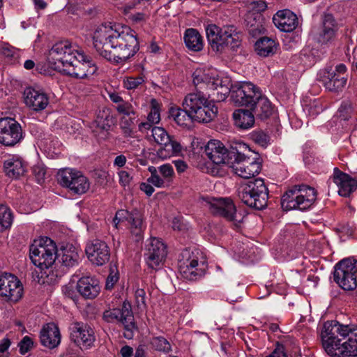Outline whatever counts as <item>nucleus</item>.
<instances>
[{"label": "nucleus", "mask_w": 357, "mask_h": 357, "mask_svg": "<svg viewBox=\"0 0 357 357\" xmlns=\"http://www.w3.org/2000/svg\"><path fill=\"white\" fill-rule=\"evenodd\" d=\"M93 42L98 54L115 64L126 62L139 49L132 30L111 22L103 23L96 29Z\"/></svg>", "instance_id": "1"}, {"label": "nucleus", "mask_w": 357, "mask_h": 357, "mask_svg": "<svg viewBox=\"0 0 357 357\" xmlns=\"http://www.w3.org/2000/svg\"><path fill=\"white\" fill-rule=\"evenodd\" d=\"M47 59L51 67L56 70L76 79L86 78V74H82L76 50L72 48L68 41L56 43L50 50Z\"/></svg>", "instance_id": "2"}, {"label": "nucleus", "mask_w": 357, "mask_h": 357, "mask_svg": "<svg viewBox=\"0 0 357 357\" xmlns=\"http://www.w3.org/2000/svg\"><path fill=\"white\" fill-rule=\"evenodd\" d=\"M354 325L343 324L336 320L324 323L321 332L322 345L328 354L337 357L339 347L347 345L348 338L354 329Z\"/></svg>", "instance_id": "3"}, {"label": "nucleus", "mask_w": 357, "mask_h": 357, "mask_svg": "<svg viewBox=\"0 0 357 357\" xmlns=\"http://www.w3.org/2000/svg\"><path fill=\"white\" fill-rule=\"evenodd\" d=\"M206 33L211 50L216 53H222L226 47L237 51L241 45L240 33L234 25L220 28L210 24L206 27Z\"/></svg>", "instance_id": "4"}, {"label": "nucleus", "mask_w": 357, "mask_h": 357, "mask_svg": "<svg viewBox=\"0 0 357 357\" xmlns=\"http://www.w3.org/2000/svg\"><path fill=\"white\" fill-rule=\"evenodd\" d=\"M237 195L243 204L252 208L262 210L267 206L268 190L261 178H254L241 184Z\"/></svg>", "instance_id": "5"}, {"label": "nucleus", "mask_w": 357, "mask_h": 357, "mask_svg": "<svg viewBox=\"0 0 357 357\" xmlns=\"http://www.w3.org/2000/svg\"><path fill=\"white\" fill-rule=\"evenodd\" d=\"M234 150L231 155L233 156L231 163L229 165L238 176L244 178H250L258 174L261 170L259 162L250 159L249 154L251 153L250 149L243 142H237L235 144Z\"/></svg>", "instance_id": "6"}, {"label": "nucleus", "mask_w": 357, "mask_h": 357, "mask_svg": "<svg viewBox=\"0 0 357 357\" xmlns=\"http://www.w3.org/2000/svg\"><path fill=\"white\" fill-rule=\"evenodd\" d=\"M317 199V192L314 188L302 185H295L287 191L281 198V206L284 210L308 209Z\"/></svg>", "instance_id": "7"}, {"label": "nucleus", "mask_w": 357, "mask_h": 357, "mask_svg": "<svg viewBox=\"0 0 357 357\" xmlns=\"http://www.w3.org/2000/svg\"><path fill=\"white\" fill-rule=\"evenodd\" d=\"M57 249L50 238L34 241L30 246L29 257L32 263L40 269L48 268L55 261Z\"/></svg>", "instance_id": "8"}, {"label": "nucleus", "mask_w": 357, "mask_h": 357, "mask_svg": "<svg viewBox=\"0 0 357 357\" xmlns=\"http://www.w3.org/2000/svg\"><path fill=\"white\" fill-rule=\"evenodd\" d=\"M102 319L108 323H121L124 327L123 336L128 340L132 339L134 331L137 329L131 305L128 303L123 302L121 308L105 310Z\"/></svg>", "instance_id": "9"}, {"label": "nucleus", "mask_w": 357, "mask_h": 357, "mask_svg": "<svg viewBox=\"0 0 357 357\" xmlns=\"http://www.w3.org/2000/svg\"><path fill=\"white\" fill-rule=\"evenodd\" d=\"M356 273L357 260L354 258L344 259L335 265L334 281L344 290H353L357 287Z\"/></svg>", "instance_id": "10"}, {"label": "nucleus", "mask_w": 357, "mask_h": 357, "mask_svg": "<svg viewBox=\"0 0 357 357\" xmlns=\"http://www.w3.org/2000/svg\"><path fill=\"white\" fill-rule=\"evenodd\" d=\"M56 178L62 187L68 188L76 195H83L90 188V183L87 177L81 172L74 169H60L57 173Z\"/></svg>", "instance_id": "11"}, {"label": "nucleus", "mask_w": 357, "mask_h": 357, "mask_svg": "<svg viewBox=\"0 0 357 357\" xmlns=\"http://www.w3.org/2000/svg\"><path fill=\"white\" fill-rule=\"evenodd\" d=\"M24 131L20 123L10 117L0 118V144L13 147L24 138Z\"/></svg>", "instance_id": "12"}, {"label": "nucleus", "mask_w": 357, "mask_h": 357, "mask_svg": "<svg viewBox=\"0 0 357 357\" xmlns=\"http://www.w3.org/2000/svg\"><path fill=\"white\" fill-rule=\"evenodd\" d=\"M70 339L81 349L93 346L96 341L93 328L86 323L73 321L69 326Z\"/></svg>", "instance_id": "13"}, {"label": "nucleus", "mask_w": 357, "mask_h": 357, "mask_svg": "<svg viewBox=\"0 0 357 357\" xmlns=\"http://www.w3.org/2000/svg\"><path fill=\"white\" fill-rule=\"evenodd\" d=\"M261 95L259 89L253 84L243 82L233 87L231 96L236 104L250 109Z\"/></svg>", "instance_id": "14"}, {"label": "nucleus", "mask_w": 357, "mask_h": 357, "mask_svg": "<svg viewBox=\"0 0 357 357\" xmlns=\"http://www.w3.org/2000/svg\"><path fill=\"white\" fill-rule=\"evenodd\" d=\"M210 210L213 215L233 222L236 227L239 226L244 218L241 214L236 213V206L229 198L213 199L210 202Z\"/></svg>", "instance_id": "15"}, {"label": "nucleus", "mask_w": 357, "mask_h": 357, "mask_svg": "<svg viewBox=\"0 0 357 357\" xmlns=\"http://www.w3.org/2000/svg\"><path fill=\"white\" fill-rule=\"evenodd\" d=\"M23 287L18 278L5 273L0 275V296L10 302H17L22 296Z\"/></svg>", "instance_id": "16"}, {"label": "nucleus", "mask_w": 357, "mask_h": 357, "mask_svg": "<svg viewBox=\"0 0 357 357\" xmlns=\"http://www.w3.org/2000/svg\"><path fill=\"white\" fill-rule=\"evenodd\" d=\"M346 71L347 68L344 64H338L335 70L331 68L324 72L321 77V82L327 90L335 93L340 92L345 87L347 82Z\"/></svg>", "instance_id": "17"}, {"label": "nucleus", "mask_w": 357, "mask_h": 357, "mask_svg": "<svg viewBox=\"0 0 357 357\" xmlns=\"http://www.w3.org/2000/svg\"><path fill=\"white\" fill-rule=\"evenodd\" d=\"M85 252L91 264L97 266L106 264L110 259V248L106 242L100 239L89 241Z\"/></svg>", "instance_id": "18"}, {"label": "nucleus", "mask_w": 357, "mask_h": 357, "mask_svg": "<svg viewBox=\"0 0 357 357\" xmlns=\"http://www.w3.org/2000/svg\"><path fill=\"white\" fill-rule=\"evenodd\" d=\"M235 144L236 142H233L230 149L227 150L220 141L211 139L205 147V153L213 163L216 165L225 164L229 166L233 159L231 153L233 151L236 152L234 150Z\"/></svg>", "instance_id": "19"}, {"label": "nucleus", "mask_w": 357, "mask_h": 357, "mask_svg": "<svg viewBox=\"0 0 357 357\" xmlns=\"http://www.w3.org/2000/svg\"><path fill=\"white\" fill-rule=\"evenodd\" d=\"M167 255L166 245L157 238H151L145 247L144 257L149 267L156 269Z\"/></svg>", "instance_id": "20"}, {"label": "nucleus", "mask_w": 357, "mask_h": 357, "mask_svg": "<svg viewBox=\"0 0 357 357\" xmlns=\"http://www.w3.org/2000/svg\"><path fill=\"white\" fill-rule=\"evenodd\" d=\"M127 221L130 225L131 233L136 236H141L144 226L142 213L137 209L129 212L126 210H119L116 213L113 220L115 227H118V225Z\"/></svg>", "instance_id": "21"}, {"label": "nucleus", "mask_w": 357, "mask_h": 357, "mask_svg": "<svg viewBox=\"0 0 357 357\" xmlns=\"http://www.w3.org/2000/svg\"><path fill=\"white\" fill-rule=\"evenodd\" d=\"M332 180L338 187V194L342 197L349 196L357 188V181L335 167L333 176L329 181Z\"/></svg>", "instance_id": "22"}, {"label": "nucleus", "mask_w": 357, "mask_h": 357, "mask_svg": "<svg viewBox=\"0 0 357 357\" xmlns=\"http://www.w3.org/2000/svg\"><path fill=\"white\" fill-rule=\"evenodd\" d=\"M24 99L25 105L36 112L45 109L49 104V98L47 93L32 87H27L24 89Z\"/></svg>", "instance_id": "23"}, {"label": "nucleus", "mask_w": 357, "mask_h": 357, "mask_svg": "<svg viewBox=\"0 0 357 357\" xmlns=\"http://www.w3.org/2000/svg\"><path fill=\"white\" fill-rule=\"evenodd\" d=\"M76 289L84 298L93 299L100 294V284L95 276H83L77 281Z\"/></svg>", "instance_id": "24"}, {"label": "nucleus", "mask_w": 357, "mask_h": 357, "mask_svg": "<svg viewBox=\"0 0 357 357\" xmlns=\"http://www.w3.org/2000/svg\"><path fill=\"white\" fill-rule=\"evenodd\" d=\"M273 22L275 26L284 32H291L298 25L296 15L288 9L278 10L273 15Z\"/></svg>", "instance_id": "25"}, {"label": "nucleus", "mask_w": 357, "mask_h": 357, "mask_svg": "<svg viewBox=\"0 0 357 357\" xmlns=\"http://www.w3.org/2000/svg\"><path fill=\"white\" fill-rule=\"evenodd\" d=\"M40 339L41 344L49 348L56 347L61 342L59 329L54 323L45 324L40 331Z\"/></svg>", "instance_id": "26"}, {"label": "nucleus", "mask_w": 357, "mask_h": 357, "mask_svg": "<svg viewBox=\"0 0 357 357\" xmlns=\"http://www.w3.org/2000/svg\"><path fill=\"white\" fill-rule=\"evenodd\" d=\"M218 108L214 103L208 99V103H203L190 115L192 120L199 123L211 122L216 116Z\"/></svg>", "instance_id": "27"}, {"label": "nucleus", "mask_w": 357, "mask_h": 357, "mask_svg": "<svg viewBox=\"0 0 357 357\" xmlns=\"http://www.w3.org/2000/svg\"><path fill=\"white\" fill-rule=\"evenodd\" d=\"M26 162L19 157L12 156L3 162V169L6 174L14 178L23 176L26 171Z\"/></svg>", "instance_id": "28"}, {"label": "nucleus", "mask_w": 357, "mask_h": 357, "mask_svg": "<svg viewBox=\"0 0 357 357\" xmlns=\"http://www.w3.org/2000/svg\"><path fill=\"white\" fill-rule=\"evenodd\" d=\"M263 18L260 13H249L245 17V26L250 36L257 38L264 31Z\"/></svg>", "instance_id": "29"}, {"label": "nucleus", "mask_w": 357, "mask_h": 357, "mask_svg": "<svg viewBox=\"0 0 357 357\" xmlns=\"http://www.w3.org/2000/svg\"><path fill=\"white\" fill-rule=\"evenodd\" d=\"M253 114L261 120L269 118L273 113L274 108L269 100L262 94L250 109Z\"/></svg>", "instance_id": "30"}, {"label": "nucleus", "mask_w": 357, "mask_h": 357, "mask_svg": "<svg viewBox=\"0 0 357 357\" xmlns=\"http://www.w3.org/2000/svg\"><path fill=\"white\" fill-rule=\"evenodd\" d=\"M59 257L62 265L68 268L77 266L79 260L78 250L72 244L62 246Z\"/></svg>", "instance_id": "31"}, {"label": "nucleus", "mask_w": 357, "mask_h": 357, "mask_svg": "<svg viewBox=\"0 0 357 357\" xmlns=\"http://www.w3.org/2000/svg\"><path fill=\"white\" fill-rule=\"evenodd\" d=\"M278 43L269 37H261L255 43V51L258 55L268 57L274 55L278 49Z\"/></svg>", "instance_id": "32"}, {"label": "nucleus", "mask_w": 357, "mask_h": 357, "mask_svg": "<svg viewBox=\"0 0 357 357\" xmlns=\"http://www.w3.org/2000/svg\"><path fill=\"white\" fill-rule=\"evenodd\" d=\"M232 116L235 126L240 129L247 130L252 128L255 124V114L250 109H236Z\"/></svg>", "instance_id": "33"}, {"label": "nucleus", "mask_w": 357, "mask_h": 357, "mask_svg": "<svg viewBox=\"0 0 357 357\" xmlns=\"http://www.w3.org/2000/svg\"><path fill=\"white\" fill-rule=\"evenodd\" d=\"M203 103H208V98L203 92L197 91L195 93H190L185 96L182 107L188 112L190 115L195 109Z\"/></svg>", "instance_id": "34"}, {"label": "nucleus", "mask_w": 357, "mask_h": 357, "mask_svg": "<svg viewBox=\"0 0 357 357\" xmlns=\"http://www.w3.org/2000/svg\"><path fill=\"white\" fill-rule=\"evenodd\" d=\"M203 259L202 253L197 249H184L179 255L178 266L200 265Z\"/></svg>", "instance_id": "35"}, {"label": "nucleus", "mask_w": 357, "mask_h": 357, "mask_svg": "<svg viewBox=\"0 0 357 357\" xmlns=\"http://www.w3.org/2000/svg\"><path fill=\"white\" fill-rule=\"evenodd\" d=\"M184 42L187 48L193 52H199L203 49V38L199 31L195 29H188L185 31Z\"/></svg>", "instance_id": "36"}, {"label": "nucleus", "mask_w": 357, "mask_h": 357, "mask_svg": "<svg viewBox=\"0 0 357 357\" xmlns=\"http://www.w3.org/2000/svg\"><path fill=\"white\" fill-rule=\"evenodd\" d=\"M200 265H192L190 266H178V271L181 275L188 280H197L201 278L205 273V261H200Z\"/></svg>", "instance_id": "37"}, {"label": "nucleus", "mask_w": 357, "mask_h": 357, "mask_svg": "<svg viewBox=\"0 0 357 357\" xmlns=\"http://www.w3.org/2000/svg\"><path fill=\"white\" fill-rule=\"evenodd\" d=\"M160 148L157 151L158 156L161 159H167L181 151V146L172 136L169 138V142L160 144Z\"/></svg>", "instance_id": "38"}, {"label": "nucleus", "mask_w": 357, "mask_h": 357, "mask_svg": "<svg viewBox=\"0 0 357 357\" xmlns=\"http://www.w3.org/2000/svg\"><path fill=\"white\" fill-rule=\"evenodd\" d=\"M347 345L339 347L336 352L337 357H356L357 356V326H355L353 332H351L350 338H348Z\"/></svg>", "instance_id": "39"}, {"label": "nucleus", "mask_w": 357, "mask_h": 357, "mask_svg": "<svg viewBox=\"0 0 357 357\" xmlns=\"http://www.w3.org/2000/svg\"><path fill=\"white\" fill-rule=\"evenodd\" d=\"M78 59L80 61V67L82 74H86V78L93 75L97 70V66L91 58L84 54L82 51L76 50Z\"/></svg>", "instance_id": "40"}, {"label": "nucleus", "mask_w": 357, "mask_h": 357, "mask_svg": "<svg viewBox=\"0 0 357 357\" xmlns=\"http://www.w3.org/2000/svg\"><path fill=\"white\" fill-rule=\"evenodd\" d=\"M94 123L97 128L107 132L113 123L112 116L110 114L109 109L99 110Z\"/></svg>", "instance_id": "41"}, {"label": "nucleus", "mask_w": 357, "mask_h": 357, "mask_svg": "<svg viewBox=\"0 0 357 357\" xmlns=\"http://www.w3.org/2000/svg\"><path fill=\"white\" fill-rule=\"evenodd\" d=\"M169 114L179 126H186L190 122L193 121L191 117H190L188 112L183 107L182 109L179 107H171Z\"/></svg>", "instance_id": "42"}, {"label": "nucleus", "mask_w": 357, "mask_h": 357, "mask_svg": "<svg viewBox=\"0 0 357 357\" xmlns=\"http://www.w3.org/2000/svg\"><path fill=\"white\" fill-rule=\"evenodd\" d=\"M13 220L10 209L6 205L0 204V231L10 227Z\"/></svg>", "instance_id": "43"}, {"label": "nucleus", "mask_w": 357, "mask_h": 357, "mask_svg": "<svg viewBox=\"0 0 357 357\" xmlns=\"http://www.w3.org/2000/svg\"><path fill=\"white\" fill-rule=\"evenodd\" d=\"M337 36V33L330 30V29H326L321 26L317 36L316 40L317 42L321 45H330L336 40Z\"/></svg>", "instance_id": "44"}, {"label": "nucleus", "mask_w": 357, "mask_h": 357, "mask_svg": "<svg viewBox=\"0 0 357 357\" xmlns=\"http://www.w3.org/2000/svg\"><path fill=\"white\" fill-rule=\"evenodd\" d=\"M158 174L161 175V179L165 182L161 188L169 187L173 180L174 172L170 164H165L158 167Z\"/></svg>", "instance_id": "45"}, {"label": "nucleus", "mask_w": 357, "mask_h": 357, "mask_svg": "<svg viewBox=\"0 0 357 357\" xmlns=\"http://www.w3.org/2000/svg\"><path fill=\"white\" fill-rule=\"evenodd\" d=\"M329 10H328V11L325 12L322 15L321 26L326 29H330V30L337 33L339 30L338 23L333 15Z\"/></svg>", "instance_id": "46"}, {"label": "nucleus", "mask_w": 357, "mask_h": 357, "mask_svg": "<svg viewBox=\"0 0 357 357\" xmlns=\"http://www.w3.org/2000/svg\"><path fill=\"white\" fill-rule=\"evenodd\" d=\"M250 139L262 147H266L269 143V136L262 130H253L249 135Z\"/></svg>", "instance_id": "47"}, {"label": "nucleus", "mask_w": 357, "mask_h": 357, "mask_svg": "<svg viewBox=\"0 0 357 357\" xmlns=\"http://www.w3.org/2000/svg\"><path fill=\"white\" fill-rule=\"evenodd\" d=\"M151 347L158 351L168 353L171 350L169 342L163 337H154L151 340Z\"/></svg>", "instance_id": "48"}, {"label": "nucleus", "mask_w": 357, "mask_h": 357, "mask_svg": "<svg viewBox=\"0 0 357 357\" xmlns=\"http://www.w3.org/2000/svg\"><path fill=\"white\" fill-rule=\"evenodd\" d=\"M151 132L154 141L160 145L169 142V138L172 137L162 127H153Z\"/></svg>", "instance_id": "49"}, {"label": "nucleus", "mask_w": 357, "mask_h": 357, "mask_svg": "<svg viewBox=\"0 0 357 357\" xmlns=\"http://www.w3.org/2000/svg\"><path fill=\"white\" fill-rule=\"evenodd\" d=\"M151 111L148 114L147 120L153 124L158 123L160 121V105L156 100H151Z\"/></svg>", "instance_id": "50"}, {"label": "nucleus", "mask_w": 357, "mask_h": 357, "mask_svg": "<svg viewBox=\"0 0 357 357\" xmlns=\"http://www.w3.org/2000/svg\"><path fill=\"white\" fill-rule=\"evenodd\" d=\"M144 82V79L142 76L136 77H128L123 80V86L128 90H134L138 88Z\"/></svg>", "instance_id": "51"}, {"label": "nucleus", "mask_w": 357, "mask_h": 357, "mask_svg": "<svg viewBox=\"0 0 357 357\" xmlns=\"http://www.w3.org/2000/svg\"><path fill=\"white\" fill-rule=\"evenodd\" d=\"M149 171L151 173V176L148 178L147 182L157 188H161L163 186L165 182L162 181L161 177L158 174V169L153 166H151L149 167Z\"/></svg>", "instance_id": "52"}, {"label": "nucleus", "mask_w": 357, "mask_h": 357, "mask_svg": "<svg viewBox=\"0 0 357 357\" xmlns=\"http://www.w3.org/2000/svg\"><path fill=\"white\" fill-rule=\"evenodd\" d=\"M352 112L351 103L349 101L343 102L337 111L338 117L344 121L348 120L351 117Z\"/></svg>", "instance_id": "53"}, {"label": "nucleus", "mask_w": 357, "mask_h": 357, "mask_svg": "<svg viewBox=\"0 0 357 357\" xmlns=\"http://www.w3.org/2000/svg\"><path fill=\"white\" fill-rule=\"evenodd\" d=\"M32 173L38 183L42 184L45 182L46 176V168L43 165H34L32 167Z\"/></svg>", "instance_id": "54"}, {"label": "nucleus", "mask_w": 357, "mask_h": 357, "mask_svg": "<svg viewBox=\"0 0 357 357\" xmlns=\"http://www.w3.org/2000/svg\"><path fill=\"white\" fill-rule=\"evenodd\" d=\"M116 109L119 114H124L127 117L135 116V115L134 107L128 102L123 101L120 105H117Z\"/></svg>", "instance_id": "55"}, {"label": "nucleus", "mask_w": 357, "mask_h": 357, "mask_svg": "<svg viewBox=\"0 0 357 357\" xmlns=\"http://www.w3.org/2000/svg\"><path fill=\"white\" fill-rule=\"evenodd\" d=\"M20 353L24 355L33 347V341L29 336H24L18 344Z\"/></svg>", "instance_id": "56"}, {"label": "nucleus", "mask_w": 357, "mask_h": 357, "mask_svg": "<svg viewBox=\"0 0 357 357\" xmlns=\"http://www.w3.org/2000/svg\"><path fill=\"white\" fill-rule=\"evenodd\" d=\"M132 119H135V116L129 117V119H127L126 116H124L121 122V128L123 130V134L126 137L131 136L132 134L133 128L132 126L134 124Z\"/></svg>", "instance_id": "57"}, {"label": "nucleus", "mask_w": 357, "mask_h": 357, "mask_svg": "<svg viewBox=\"0 0 357 357\" xmlns=\"http://www.w3.org/2000/svg\"><path fill=\"white\" fill-rule=\"evenodd\" d=\"M269 354L274 357H288L285 345L282 342H277L274 349Z\"/></svg>", "instance_id": "58"}, {"label": "nucleus", "mask_w": 357, "mask_h": 357, "mask_svg": "<svg viewBox=\"0 0 357 357\" xmlns=\"http://www.w3.org/2000/svg\"><path fill=\"white\" fill-rule=\"evenodd\" d=\"M119 272L117 270L114 271L112 268H111V271L109 274V275L107 278L106 282H105V288L106 289H113L114 284L117 282L119 280Z\"/></svg>", "instance_id": "59"}, {"label": "nucleus", "mask_w": 357, "mask_h": 357, "mask_svg": "<svg viewBox=\"0 0 357 357\" xmlns=\"http://www.w3.org/2000/svg\"><path fill=\"white\" fill-rule=\"evenodd\" d=\"M135 299L137 307L139 308L146 307V292L143 289H137L135 291Z\"/></svg>", "instance_id": "60"}, {"label": "nucleus", "mask_w": 357, "mask_h": 357, "mask_svg": "<svg viewBox=\"0 0 357 357\" xmlns=\"http://www.w3.org/2000/svg\"><path fill=\"white\" fill-rule=\"evenodd\" d=\"M305 109L309 115L315 116L322 111V107L318 101L314 100L305 107Z\"/></svg>", "instance_id": "61"}, {"label": "nucleus", "mask_w": 357, "mask_h": 357, "mask_svg": "<svg viewBox=\"0 0 357 357\" xmlns=\"http://www.w3.org/2000/svg\"><path fill=\"white\" fill-rule=\"evenodd\" d=\"M119 183L123 188L129 186L132 179L130 174L125 170H121L119 172Z\"/></svg>", "instance_id": "62"}, {"label": "nucleus", "mask_w": 357, "mask_h": 357, "mask_svg": "<svg viewBox=\"0 0 357 357\" xmlns=\"http://www.w3.org/2000/svg\"><path fill=\"white\" fill-rule=\"evenodd\" d=\"M252 4V8L256 11L255 13H260V12L265 10L267 7L266 3L263 1H254Z\"/></svg>", "instance_id": "63"}, {"label": "nucleus", "mask_w": 357, "mask_h": 357, "mask_svg": "<svg viewBox=\"0 0 357 357\" xmlns=\"http://www.w3.org/2000/svg\"><path fill=\"white\" fill-rule=\"evenodd\" d=\"M139 188L142 191L144 192L147 196L152 195L155 190L152 185L146 183H142Z\"/></svg>", "instance_id": "64"}]
</instances>
